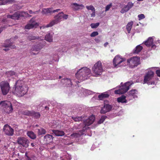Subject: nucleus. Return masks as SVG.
I'll use <instances>...</instances> for the list:
<instances>
[{"label": "nucleus", "instance_id": "5701e85b", "mask_svg": "<svg viewBox=\"0 0 160 160\" xmlns=\"http://www.w3.org/2000/svg\"><path fill=\"white\" fill-rule=\"evenodd\" d=\"M71 6L72 8L76 11L79 9H82L84 8V6L83 4H78L76 3H72Z\"/></svg>", "mask_w": 160, "mask_h": 160}, {"label": "nucleus", "instance_id": "13d9d810", "mask_svg": "<svg viewBox=\"0 0 160 160\" xmlns=\"http://www.w3.org/2000/svg\"><path fill=\"white\" fill-rule=\"evenodd\" d=\"M27 160H33L32 158H31L28 156H27Z\"/></svg>", "mask_w": 160, "mask_h": 160}, {"label": "nucleus", "instance_id": "338daca9", "mask_svg": "<svg viewBox=\"0 0 160 160\" xmlns=\"http://www.w3.org/2000/svg\"><path fill=\"white\" fill-rule=\"evenodd\" d=\"M15 103H16V104H17V105L18 104V102H16Z\"/></svg>", "mask_w": 160, "mask_h": 160}, {"label": "nucleus", "instance_id": "3c124183", "mask_svg": "<svg viewBox=\"0 0 160 160\" xmlns=\"http://www.w3.org/2000/svg\"><path fill=\"white\" fill-rule=\"evenodd\" d=\"M73 119L76 122H78L81 120L82 118L81 117H75L73 118Z\"/></svg>", "mask_w": 160, "mask_h": 160}, {"label": "nucleus", "instance_id": "052dcab7", "mask_svg": "<svg viewBox=\"0 0 160 160\" xmlns=\"http://www.w3.org/2000/svg\"><path fill=\"white\" fill-rule=\"evenodd\" d=\"M108 42H106L104 44V46L105 47H107V45L108 44Z\"/></svg>", "mask_w": 160, "mask_h": 160}, {"label": "nucleus", "instance_id": "e2e57ef3", "mask_svg": "<svg viewBox=\"0 0 160 160\" xmlns=\"http://www.w3.org/2000/svg\"><path fill=\"white\" fill-rule=\"evenodd\" d=\"M45 108L46 110H48L49 109V108L47 107H46Z\"/></svg>", "mask_w": 160, "mask_h": 160}, {"label": "nucleus", "instance_id": "4be33fe9", "mask_svg": "<svg viewBox=\"0 0 160 160\" xmlns=\"http://www.w3.org/2000/svg\"><path fill=\"white\" fill-rule=\"evenodd\" d=\"M42 46L40 45H36L32 47V48L31 49V52H30L31 54L32 55H35L38 53V52L36 53L33 52H38L42 48Z\"/></svg>", "mask_w": 160, "mask_h": 160}, {"label": "nucleus", "instance_id": "aec40b11", "mask_svg": "<svg viewBox=\"0 0 160 160\" xmlns=\"http://www.w3.org/2000/svg\"><path fill=\"white\" fill-rule=\"evenodd\" d=\"M60 10V9H57L56 10H52V8H43L42 9V14H46L51 13L52 12L54 13L56 12H58Z\"/></svg>", "mask_w": 160, "mask_h": 160}, {"label": "nucleus", "instance_id": "37998d69", "mask_svg": "<svg viewBox=\"0 0 160 160\" xmlns=\"http://www.w3.org/2000/svg\"><path fill=\"white\" fill-rule=\"evenodd\" d=\"M86 8L88 10H91L92 11H95V9L92 5L87 6Z\"/></svg>", "mask_w": 160, "mask_h": 160}, {"label": "nucleus", "instance_id": "1a4fd4ad", "mask_svg": "<svg viewBox=\"0 0 160 160\" xmlns=\"http://www.w3.org/2000/svg\"><path fill=\"white\" fill-rule=\"evenodd\" d=\"M0 86L3 95H6L8 93L10 89L9 83L7 82L2 81L0 83Z\"/></svg>", "mask_w": 160, "mask_h": 160}, {"label": "nucleus", "instance_id": "f03ea898", "mask_svg": "<svg viewBox=\"0 0 160 160\" xmlns=\"http://www.w3.org/2000/svg\"><path fill=\"white\" fill-rule=\"evenodd\" d=\"M91 73V70L86 67L80 69L76 74V78L80 82L87 79Z\"/></svg>", "mask_w": 160, "mask_h": 160}, {"label": "nucleus", "instance_id": "ea45409f", "mask_svg": "<svg viewBox=\"0 0 160 160\" xmlns=\"http://www.w3.org/2000/svg\"><path fill=\"white\" fill-rule=\"evenodd\" d=\"M71 159V156L68 154H67L64 156L63 159V160H70Z\"/></svg>", "mask_w": 160, "mask_h": 160}, {"label": "nucleus", "instance_id": "774afa93", "mask_svg": "<svg viewBox=\"0 0 160 160\" xmlns=\"http://www.w3.org/2000/svg\"><path fill=\"white\" fill-rule=\"evenodd\" d=\"M2 31L1 30V29H0V33L2 32Z\"/></svg>", "mask_w": 160, "mask_h": 160}, {"label": "nucleus", "instance_id": "f704fd0d", "mask_svg": "<svg viewBox=\"0 0 160 160\" xmlns=\"http://www.w3.org/2000/svg\"><path fill=\"white\" fill-rule=\"evenodd\" d=\"M81 135V134L78 133H75L70 135L69 137L72 139L76 138H79Z\"/></svg>", "mask_w": 160, "mask_h": 160}, {"label": "nucleus", "instance_id": "9b49d317", "mask_svg": "<svg viewBox=\"0 0 160 160\" xmlns=\"http://www.w3.org/2000/svg\"><path fill=\"white\" fill-rule=\"evenodd\" d=\"M138 91L136 89H132L129 91L126 95V98L128 100L130 101L133 99L137 98Z\"/></svg>", "mask_w": 160, "mask_h": 160}, {"label": "nucleus", "instance_id": "4c0bfd02", "mask_svg": "<svg viewBox=\"0 0 160 160\" xmlns=\"http://www.w3.org/2000/svg\"><path fill=\"white\" fill-rule=\"evenodd\" d=\"M38 132L39 135L45 134L46 133L45 130L43 128L38 129Z\"/></svg>", "mask_w": 160, "mask_h": 160}, {"label": "nucleus", "instance_id": "69168bd1", "mask_svg": "<svg viewBox=\"0 0 160 160\" xmlns=\"http://www.w3.org/2000/svg\"><path fill=\"white\" fill-rule=\"evenodd\" d=\"M60 85H61V86L62 85H63V86L64 87V85H63V83H61V84H60Z\"/></svg>", "mask_w": 160, "mask_h": 160}, {"label": "nucleus", "instance_id": "4d7b16f0", "mask_svg": "<svg viewBox=\"0 0 160 160\" xmlns=\"http://www.w3.org/2000/svg\"><path fill=\"white\" fill-rule=\"evenodd\" d=\"M151 46V47L153 49L156 48V46L155 44H152V45Z\"/></svg>", "mask_w": 160, "mask_h": 160}, {"label": "nucleus", "instance_id": "cd10ccee", "mask_svg": "<svg viewBox=\"0 0 160 160\" xmlns=\"http://www.w3.org/2000/svg\"><path fill=\"white\" fill-rule=\"evenodd\" d=\"M53 33L51 32L50 33H48L46 35L45 37V39L47 41L49 42H52V35Z\"/></svg>", "mask_w": 160, "mask_h": 160}, {"label": "nucleus", "instance_id": "8fccbe9b", "mask_svg": "<svg viewBox=\"0 0 160 160\" xmlns=\"http://www.w3.org/2000/svg\"><path fill=\"white\" fill-rule=\"evenodd\" d=\"M62 19H67L68 18V15L67 14H64L63 13V14H62Z\"/></svg>", "mask_w": 160, "mask_h": 160}, {"label": "nucleus", "instance_id": "c756f323", "mask_svg": "<svg viewBox=\"0 0 160 160\" xmlns=\"http://www.w3.org/2000/svg\"><path fill=\"white\" fill-rule=\"evenodd\" d=\"M109 95L107 92L102 93L98 96V98L99 100H102L104 98H108L109 97Z\"/></svg>", "mask_w": 160, "mask_h": 160}, {"label": "nucleus", "instance_id": "39448f33", "mask_svg": "<svg viewBox=\"0 0 160 160\" xmlns=\"http://www.w3.org/2000/svg\"><path fill=\"white\" fill-rule=\"evenodd\" d=\"M153 68L154 67L150 68L148 71L145 76L143 81L144 84L147 83L148 85H154L156 84V82L152 81L153 78L154 72L151 69Z\"/></svg>", "mask_w": 160, "mask_h": 160}, {"label": "nucleus", "instance_id": "7ed1b4c3", "mask_svg": "<svg viewBox=\"0 0 160 160\" xmlns=\"http://www.w3.org/2000/svg\"><path fill=\"white\" fill-rule=\"evenodd\" d=\"M93 76L96 77L100 76L103 71L102 63L100 61L96 62L92 68Z\"/></svg>", "mask_w": 160, "mask_h": 160}, {"label": "nucleus", "instance_id": "e433bc0d", "mask_svg": "<svg viewBox=\"0 0 160 160\" xmlns=\"http://www.w3.org/2000/svg\"><path fill=\"white\" fill-rule=\"evenodd\" d=\"M82 91L84 94L86 95H89L92 94L93 92L89 90H86L82 88Z\"/></svg>", "mask_w": 160, "mask_h": 160}, {"label": "nucleus", "instance_id": "393cba45", "mask_svg": "<svg viewBox=\"0 0 160 160\" xmlns=\"http://www.w3.org/2000/svg\"><path fill=\"white\" fill-rule=\"evenodd\" d=\"M44 141L47 144H49L52 142L53 137L52 135L48 134L44 136Z\"/></svg>", "mask_w": 160, "mask_h": 160}, {"label": "nucleus", "instance_id": "49530a36", "mask_svg": "<svg viewBox=\"0 0 160 160\" xmlns=\"http://www.w3.org/2000/svg\"><path fill=\"white\" fill-rule=\"evenodd\" d=\"M51 25L50 24V22L47 25H43V26L40 27V28L41 29H44L46 28L51 27L53 26H51Z\"/></svg>", "mask_w": 160, "mask_h": 160}, {"label": "nucleus", "instance_id": "09e8293b", "mask_svg": "<svg viewBox=\"0 0 160 160\" xmlns=\"http://www.w3.org/2000/svg\"><path fill=\"white\" fill-rule=\"evenodd\" d=\"M112 6V4L110 3L109 4H108L106 6L105 8V10L106 12L107 11L109 10L110 8H111Z\"/></svg>", "mask_w": 160, "mask_h": 160}, {"label": "nucleus", "instance_id": "0eeeda50", "mask_svg": "<svg viewBox=\"0 0 160 160\" xmlns=\"http://www.w3.org/2000/svg\"><path fill=\"white\" fill-rule=\"evenodd\" d=\"M125 61L126 59L125 58H122L119 55H117L113 59V64L115 67L118 68L123 65V62Z\"/></svg>", "mask_w": 160, "mask_h": 160}, {"label": "nucleus", "instance_id": "ddd939ff", "mask_svg": "<svg viewBox=\"0 0 160 160\" xmlns=\"http://www.w3.org/2000/svg\"><path fill=\"white\" fill-rule=\"evenodd\" d=\"M4 133L9 136H12L13 134V129L9 125L7 124L5 125L3 128Z\"/></svg>", "mask_w": 160, "mask_h": 160}, {"label": "nucleus", "instance_id": "603ef678", "mask_svg": "<svg viewBox=\"0 0 160 160\" xmlns=\"http://www.w3.org/2000/svg\"><path fill=\"white\" fill-rule=\"evenodd\" d=\"M29 13L30 14H36L38 12V11H37L36 12H32L31 10H30L28 11Z\"/></svg>", "mask_w": 160, "mask_h": 160}, {"label": "nucleus", "instance_id": "4468645a", "mask_svg": "<svg viewBox=\"0 0 160 160\" xmlns=\"http://www.w3.org/2000/svg\"><path fill=\"white\" fill-rule=\"evenodd\" d=\"M24 114L25 115L32 116L35 118H38L40 117L39 112L33 111H26L24 112Z\"/></svg>", "mask_w": 160, "mask_h": 160}, {"label": "nucleus", "instance_id": "de8ad7c7", "mask_svg": "<svg viewBox=\"0 0 160 160\" xmlns=\"http://www.w3.org/2000/svg\"><path fill=\"white\" fill-rule=\"evenodd\" d=\"M138 19L140 20L141 19H143L145 18L144 15L143 14H141L138 15Z\"/></svg>", "mask_w": 160, "mask_h": 160}, {"label": "nucleus", "instance_id": "bb28decb", "mask_svg": "<svg viewBox=\"0 0 160 160\" xmlns=\"http://www.w3.org/2000/svg\"><path fill=\"white\" fill-rule=\"evenodd\" d=\"M52 131L53 132L52 134L57 136H62L64 135V133L62 131L53 130Z\"/></svg>", "mask_w": 160, "mask_h": 160}, {"label": "nucleus", "instance_id": "f257e3e1", "mask_svg": "<svg viewBox=\"0 0 160 160\" xmlns=\"http://www.w3.org/2000/svg\"><path fill=\"white\" fill-rule=\"evenodd\" d=\"M13 89L12 92L14 94L18 97H21L26 93L28 88L24 85L23 81L18 80L16 82Z\"/></svg>", "mask_w": 160, "mask_h": 160}, {"label": "nucleus", "instance_id": "423d86ee", "mask_svg": "<svg viewBox=\"0 0 160 160\" xmlns=\"http://www.w3.org/2000/svg\"><path fill=\"white\" fill-rule=\"evenodd\" d=\"M1 107L5 112L8 114L11 113L13 110L12 105L9 101H2L0 102V108Z\"/></svg>", "mask_w": 160, "mask_h": 160}, {"label": "nucleus", "instance_id": "c03bdc74", "mask_svg": "<svg viewBox=\"0 0 160 160\" xmlns=\"http://www.w3.org/2000/svg\"><path fill=\"white\" fill-rule=\"evenodd\" d=\"M8 76L11 77L15 75V72L13 71H10L7 73Z\"/></svg>", "mask_w": 160, "mask_h": 160}, {"label": "nucleus", "instance_id": "f3484780", "mask_svg": "<svg viewBox=\"0 0 160 160\" xmlns=\"http://www.w3.org/2000/svg\"><path fill=\"white\" fill-rule=\"evenodd\" d=\"M38 26V23L34 21L33 19H32L30 21V23L25 26V28L27 29H30L36 27Z\"/></svg>", "mask_w": 160, "mask_h": 160}, {"label": "nucleus", "instance_id": "72a5a7b5", "mask_svg": "<svg viewBox=\"0 0 160 160\" xmlns=\"http://www.w3.org/2000/svg\"><path fill=\"white\" fill-rule=\"evenodd\" d=\"M43 38L42 37H38L37 38L32 36V35L29 36L28 37V39L29 40H36L38 39L39 40H43Z\"/></svg>", "mask_w": 160, "mask_h": 160}, {"label": "nucleus", "instance_id": "a18cd8bd", "mask_svg": "<svg viewBox=\"0 0 160 160\" xmlns=\"http://www.w3.org/2000/svg\"><path fill=\"white\" fill-rule=\"evenodd\" d=\"M98 32L94 31L90 35V36L91 37H94L98 35Z\"/></svg>", "mask_w": 160, "mask_h": 160}, {"label": "nucleus", "instance_id": "c9c22d12", "mask_svg": "<svg viewBox=\"0 0 160 160\" xmlns=\"http://www.w3.org/2000/svg\"><path fill=\"white\" fill-rule=\"evenodd\" d=\"M107 118V117L105 115L102 116L100 119L98 121V124H99L102 123Z\"/></svg>", "mask_w": 160, "mask_h": 160}, {"label": "nucleus", "instance_id": "412c9836", "mask_svg": "<svg viewBox=\"0 0 160 160\" xmlns=\"http://www.w3.org/2000/svg\"><path fill=\"white\" fill-rule=\"evenodd\" d=\"M21 16L22 15L21 14V12H18L15 13L14 14H13L12 15H7V17L8 18H11L12 19L14 20H18Z\"/></svg>", "mask_w": 160, "mask_h": 160}, {"label": "nucleus", "instance_id": "a211bd4d", "mask_svg": "<svg viewBox=\"0 0 160 160\" xmlns=\"http://www.w3.org/2000/svg\"><path fill=\"white\" fill-rule=\"evenodd\" d=\"M133 6V3L132 2H129L128 3L127 5H125L122 8L120 12L122 13H124L129 11Z\"/></svg>", "mask_w": 160, "mask_h": 160}, {"label": "nucleus", "instance_id": "473e14b6", "mask_svg": "<svg viewBox=\"0 0 160 160\" xmlns=\"http://www.w3.org/2000/svg\"><path fill=\"white\" fill-rule=\"evenodd\" d=\"M27 134L30 138L32 139H34L36 138L35 134L32 131L28 132Z\"/></svg>", "mask_w": 160, "mask_h": 160}, {"label": "nucleus", "instance_id": "6e6d98bb", "mask_svg": "<svg viewBox=\"0 0 160 160\" xmlns=\"http://www.w3.org/2000/svg\"><path fill=\"white\" fill-rule=\"evenodd\" d=\"M92 12L91 14V17H94L95 16V11H92Z\"/></svg>", "mask_w": 160, "mask_h": 160}, {"label": "nucleus", "instance_id": "6ab92c4d", "mask_svg": "<svg viewBox=\"0 0 160 160\" xmlns=\"http://www.w3.org/2000/svg\"><path fill=\"white\" fill-rule=\"evenodd\" d=\"M95 116L92 115L90 116L87 119L84 121V124L85 126H88L91 124L95 120Z\"/></svg>", "mask_w": 160, "mask_h": 160}, {"label": "nucleus", "instance_id": "20e7f679", "mask_svg": "<svg viewBox=\"0 0 160 160\" xmlns=\"http://www.w3.org/2000/svg\"><path fill=\"white\" fill-rule=\"evenodd\" d=\"M133 84L132 81L128 82L122 85L121 82L119 89L115 91V93L116 94H122L126 92L129 88Z\"/></svg>", "mask_w": 160, "mask_h": 160}, {"label": "nucleus", "instance_id": "a19ab883", "mask_svg": "<svg viewBox=\"0 0 160 160\" xmlns=\"http://www.w3.org/2000/svg\"><path fill=\"white\" fill-rule=\"evenodd\" d=\"M99 23L98 22L95 23H92L91 24L90 26L92 28H96L99 26Z\"/></svg>", "mask_w": 160, "mask_h": 160}, {"label": "nucleus", "instance_id": "bf43d9fd", "mask_svg": "<svg viewBox=\"0 0 160 160\" xmlns=\"http://www.w3.org/2000/svg\"><path fill=\"white\" fill-rule=\"evenodd\" d=\"M9 49L8 48H4L3 49V50L5 51H8L9 50Z\"/></svg>", "mask_w": 160, "mask_h": 160}, {"label": "nucleus", "instance_id": "7c9ffc66", "mask_svg": "<svg viewBox=\"0 0 160 160\" xmlns=\"http://www.w3.org/2000/svg\"><path fill=\"white\" fill-rule=\"evenodd\" d=\"M142 49L143 47L141 46V44L138 45L133 49V52L134 53L138 54L140 52Z\"/></svg>", "mask_w": 160, "mask_h": 160}, {"label": "nucleus", "instance_id": "a878e982", "mask_svg": "<svg viewBox=\"0 0 160 160\" xmlns=\"http://www.w3.org/2000/svg\"><path fill=\"white\" fill-rule=\"evenodd\" d=\"M12 43L9 40H7L3 43L2 47L5 48L10 47L12 48H14L15 47V46L12 45Z\"/></svg>", "mask_w": 160, "mask_h": 160}, {"label": "nucleus", "instance_id": "680f3d73", "mask_svg": "<svg viewBox=\"0 0 160 160\" xmlns=\"http://www.w3.org/2000/svg\"><path fill=\"white\" fill-rule=\"evenodd\" d=\"M31 146L32 147H34L35 146V144L34 143H31Z\"/></svg>", "mask_w": 160, "mask_h": 160}, {"label": "nucleus", "instance_id": "58836bf2", "mask_svg": "<svg viewBox=\"0 0 160 160\" xmlns=\"http://www.w3.org/2000/svg\"><path fill=\"white\" fill-rule=\"evenodd\" d=\"M10 2V0H0V5H4Z\"/></svg>", "mask_w": 160, "mask_h": 160}, {"label": "nucleus", "instance_id": "79ce46f5", "mask_svg": "<svg viewBox=\"0 0 160 160\" xmlns=\"http://www.w3.org/2000/svg\"><path fill=\"white\" fill-rule=\"evenodd\" d=\"M58 125V123L55 121L51 122V127L52 128H56Z\"/></svg>", "mask_w": 160, "mask_h": 160}, {"label": "nucleus", "instance_id": "b1692460", "mask_svg": "<svg viewBox=\"0 0 160 160\" xmlns=\"http://www.w3.org/2000/svg\"><path fill=\"white\" fill-rule=\"evenodd\" d=\"M61 83H63L64 87H71L72 85V83L71 80L68 78H65L62 79Z\"/></svg>", "mask_w": 160, "mask_h": 160}, {"label": "nucleus", "instance_id": "dca6fc26", "mask_svg": "<svg viewBox=\"0 0 160 160\" xmlns=\"http://www.w3.org/2000/svg\"><path fill=\"white\" fill-rule=\"evenodd\" d=\"M112 106L109 104H104L103 107L102 108L100 111V113L105 114L111 110L112 108Z\"/></svg>", "mask_w": 160, "mask_h": 160}, {"label": "nucleus", "instance_id": "c85d7f7f", "mask_svg": "<svg viewBox=\"0 0 160 160\" xmlns=\"http://www.w3.org/2000/svg\"><path fill=\"white\" fill-rule=\"evenodd\" d=\"M127 101H128V100H127L126 96H125L124 95H122L121 97L117 98V101L119 102L126 103Z\"/></svg>", "mask_w": 160, "mask_h": 160}, {"label": "nucleus", "instance_id": "5fc2aeb1", "mask_svg": "<svg viewBox=\"0 0 160 160\" xmlns=\"http://www.w3.org/2000/svg\"><path fill=\"white\" fill-rule=\"evenodd\" d=\"M156 73L158 76L160 77V70H156Z\"/></svg>", "mask_w": 160, "mask_h": 160}, {"label": "nucleus", "instance_id": "0e129e2a", "mask_svg": "<svg viewBox=\"0 0 160 160\" xmlns=\"http://www.w3.org/2000/svg\"><path fill=\"white\" fill-rule=\"evenodd\" d=\"M94 145H92V147L91 148V149L92 150H93V149H92V148H93V147H94Z\"/></svg>", "mask_w": 160, "mask_h": 160}, {"label": "nucleus", "instance_id": "864d4df0", "mask_svg": "<svg viewBox=\"0 0 160 160\" xmlns=\"http://www.w3.org/2000/svg\"><path fill=\"white\" fill-rule=\"evenodd\" d=\"M100 38H101L100 37H97L95 38V40L96 42L98 43L100 42Z\"/></svg>", "mask_w": 160, "mask_h": 160}, {"label": "nucleus", "instance_id": "2f4dec72", "mask_svg": "<svg viewBox=\"0 0 160 160\" xmlns=\"http://www.w3.org/2000/svg\"><path fill=\"white\" fill-rule=\"evenodd\" d=\"M133 22L132 21L128 23L126 26V29L128 33H130L131 29L132 28L133 24Z\"/></svg>", "mask_w": 160, "mask_h": 160}, {"label": "nucleus", "instance_id": "9d476101", "mask_svg": "<svg viewBox=\"0 0 160 160\" xmlns=\"http://www.w3.org/2000/svg\"><path fill=\"white\" fill-rule=\"evenodd\" d=\"M17 141L18 144L25 148L28 147L29 143V140L23 137H18Z\"/></svg>", "mask_w": 160, "mask_h": 160}, {"label": "nucleus", "instance_id": "f8f14e48", "mask_svg": "<svg viewBox=\"0 0 160 160\" xmlns=\"http://www.w3.org/2000/svg\"><path fill=\"white\" fill-rule=\"evenodd\" d=\"M62 14H63L62 12H59L54 17L55 19L50 22V24L51 25V26H53L62 20Z\"/></svg>", "mask_w": 160, "mask_h": 160}, {"label": "nucleus", "instance_id": "2eb2a0df", "mask_svg": "<svg viewBox=\"0 0 160 160\" xmlns=\"http://www.w3.org/2000/svg\"><path fill=\"white\" fill-rule=\"evenodd\" d=\"M155 38L154 37H149L147 40L143 42L144 44L147 47H150L153 43H155L156 44H158V43H159V40H158L157 42H153V39L154 38Z\"/></svg>", "mask_w": 160, "mask_h": 160}, {"label": "nucleus", "instance_id": "6e6552de", "mask_svg": "<svg viewBox=\"0 0 160 160\" xmlns=\"http://www.w3.org/2000/svg\"><path fill=\"white\" fill-rule=\"evenodd\" d=\"M127 62L131 67L133 68L139 64L140 59L137 57H133L128 59Z\"/></svg>", "mask_w": 160, "mask_h": 160}]
</instances>
